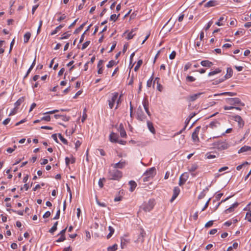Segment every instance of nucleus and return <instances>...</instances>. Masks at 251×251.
Returning <instances> with one entry per match:
<instances>
[{"label": "nucleus", "instance_id": "47", "mask_svg": "<svg viewBox=\"0 0 251 251\" xmlns=\"http://www.w3.org/2000/svg\"><path fill=\"white\" fill-rule=\"evenodd\" d=\"M50 116L49 115H47L46 116L43 117L41 118V120L42 121H50Z\"/></svg>", "mask_w": 251, "mask_h": 251}, {"label": "nucleus", "instance_id": "15", "mask_svg": "<svg viewBox=\"0 0 251 251\" xmlns=\"http://www.w3.org/2000/svg\"><path fill=\"white\" fill-rule=\"evenodd\" d=\"M203 93H199L197 94L190 95L188 98V100L190 101H194L196 100Z\"/></svg>", "mask_w": 251, "mask_h": 251}, {"label": "nucleus", "instance_id": "25", "mask_svg": "<svg viewBox=\"0 0 251 251\" xmlns=\"http://www.w3.org/2000/svg\"><path fill=\"white\" fill-rule=\"evenodd\" d=\"M233 71L231 68H228L227 69V73L225 75L226 78H229L232 75Z\"/></svg>", "mask_w": 251, "mask_h": 251}, {"label": "nucleus", "instance_id": "46", "mask_svg": "<svg viewBox=\"0 0 251 251\" xmlns=\"http://www.w3.org/2000/svg\"><path fill=\"white\" fill-rule=\"evenodd\" d=\"M90 44V41H89L85 42V43H84L83 44L81 49L82 50H84Z\"/></svg>", "mask_w": 251, "mask_h": 251}, {"label": "nucleus", "instance_id": "22", "mask_svg": "<svg viewBox=\"0 0 251 251\" xmlns=\"http://www.w3.org/2000/svg\"><path fill=\"white\" fill-rule=\"evenodd\" d=\"M147 125H148V128L150 130V131L153 134L155 133V131L154 128L153 126L152 123L150 121H148Z\"/></svg>", "mask_w": 251, "mask_h": 251}, {"label": "nucleus", "instance_id": "51", "mask_svg": "<svg viewBox=\"0 0 251 251\" xmlns=\"http://www.w3.org/2000/svg\"><path fill=\"white\" fill-rule=\"evenodd\" d=\"M121 246L122 249L125 248L126 246V240L123 238L121 239Z\"/></svg>", "mask_w": 251, "mask_h": 251}, {"label": "nucleus", "instance_id": "62", "mask_svg": "<svg viewBox=\"0 0 251 251\" xmlns=\"http://www.w3.org/2000/svg\"><path fill=\"white\" fill-rule=\"evenodd\" d=\"M66 16L65 15V14H63L57 19V21L60 22L62 20H64L66 18Z\"/></svg>", "mask_w": 251, "mask_h": 251}, {"label": "nucleus", "instance_id": "12", "mask_svg": "<svg viewBox=\"0 0 251 251\" xmlns=\"http://www.w3.org/2000/svg\"><path fill=\"white\" fill-rule=\"evenodd\" d=\"M234 120L238 122L239 126L242 127L244 125V122L241 116L236 115L234 117Z\"/></svg>", "mask_w": 251, "mask_h": 251}, {"label": "nucleus", "instance_id": "64", "mask_svg": "<svg viewBox=\"0 0 251 251\" xmlns=\"http://www.w3.org/2000/svg\"><path fill=\"white\" fill-rule=\"evenodd\" d=\"M57 229V227H55V226H52V227L49 230V232L52 234L53 232L56 231Z\"/></svg>", "mask_w": 251, "mask_h": 251}, {"label": "nucleus", "instance_id": "36", "mask_svg": "<svg viewBox=\"0 0 251 251\" xmlns=\"http://www.w3.org/2000/svg\"><path fill=\"white\" fill-rule=\"evenodd\" d=\"M117 245L114 244L112 246H110L107 248V251H116L117 250Z\"/></svg>", "mask_w": 251, "mask_h": 251}, {"label": "nucleus", "instance_id": "45", "mask_svg": "<svg viewBox=\"0 0 251 251\" xmlns=\"http://www.w3.org/2000/svg\"><path fill=\"white\" fill-rule=\"evenodd\" d=\"M152 79H153V76L152 75L151 77V78L147 81V86L148 87H151V86L152 85Z\"/></svg>", "mask_w": 251, "mask_h": 251}, {"label": "nucleus", "instance_id": "49", "mask_svg": "<svg viewBox=\"0 0 251 251\" xmlns=\"http://www.w3.org/2000/svg\"><path fill=\"white\" fill-rule=\"evenodd\" d=\"M60 119L63 121L67 122L70 120V117L67 116L66 115H62V117L60 118Z\"/></svg>", "mask_w": 251, "mask_h": 251}, {"label": "nucleus", "instance_id": "19", "mask_svg": "<svg viewBox=\"0 0 251 251\" xmlns=\"http://www.w3.org/2000/svg\"><path fill=\"white\" fill-rule=\"evenodd\" d=\"M237 94L234 92H224L220 94H215L214 96H236Z\"/></svg>", "mask_w": 251, "mask_h": 251}, {"label": "nucleus", "instance_id": "53", "mask_svg": "<svg viewBox=\"0 0 251 251\" xmlns=\"http://www.w3.org/2000/svg\"><path fill=\"white\" fill-rule=\"evenodd\" d=\"M42 24H43V21L42 20H40V22H39V26H38V28L37 31V34H38L40 32Z\"/></svg>", "mask_w": 251, "mask_h": 251}, {"label": "nucleus", "instance_id": "32", "mask_svg": "<svg viewBox=\"0 0 251 251\" xmlns=\"http://www.w3.org/2000/svg\"><path fill=\"white\" fill-rule=\"evenodd\" d=\"M136 29H132L131 31L128 34L127 39L128 40H130L133 38V37L135 36V34H134L133 32L135 31Z\"/></svg>", "mask_w": 251, "mask_h": 251}, {"label": "nucleus", "instance_id": "30", "mask_svg": "<svg viewBox=\"0 0 251 251\" xmlns=\"http://www.w3.org/2000/svg\"><path fill=\"white\" fill-rule=\"evenodd\" d=\"M143 106L144 107V109H145L146 112L149 111V107H148V101L146 99H144V100L143 101Z\"/></svg>", "mask_w": 251, "mask_h": 251}, {"label": "nucleus", "instance_id": "5", "mask_svg": "<svg viewBox=\"0 0 251 251\" xmlns=\"http://www.w3.org/2000/svg\"><path fill=\"white\" fill-rule=\"evenodd\" d=\"M112 95V96L111 98L108 100L109 107L110 109L113 108L114 107L116 100L118 99L119 94L117 92H115L113 93Z\"/></svg>", "mask_w": 251, "mask_h": 251}, {"label": "nucleus", "instance_id": "16", "mask_svg": "<svg viewBox=\"0 0 251 251\" xmlns=\"http://www.w3.org/2000/svg\"><path fill=\"white\" fill-rule=\"evenodd\" d=\"M201 64L204 67H211L213 65V63L209 61V60H205L201 61Z\"/></svg>", "mask_w": 251, "mask_h": 251}, {"label": "nucleus", "instance_id": "21", "mask_svg": "<svg viewBox=\"0 0 251 251\" xmlns=\"http://www.w3.org/2000/svg\"><path fill=\"white\" fill-rule=\"evenodd\" d=\"M146 235V232L143 229L141 230V231L140 232V234L139 236V237L137 239L138 242H143L144 241V238Z\"/></svg>", "mask_w": 251, "mask_h": 251}, {"label": "nucleus", "instance_id": "1", "mask_svg": "<svg viewBox=\"0 0 251 251\" xmlns=\"http://www.w3.org/2000/svg\"><path fill=\"white\" fill-rule=\"evenodd\" d=\"M122 176V172L117 169L110 170L108 173V177L110 180H119Z\"/></svg>", "mask_w": 251, "mask_h": 251}, {"label": "nucleus", "instance_id": "10", "mask_svg": "<svg viewBox=\"0 0 251 251\" xmlns=\"http://www.w3.org/2000/svg\"><path fill=\"white\" fill-rule=\"evenodd\" d=\"M126 162L125 161H119V162L111 164V166H112L114 169H116L117 168L119 169H123L125 167L126 165Z\"/></svg>", "mask_w": 251, "mask_h": 251}, {"label": "nucleus", "instance_id": "7", "mask_svg": "<svg viewBox=\"0 0 251 251\" xmlns=\"http://www.w3.org/2000/svg\"><path fill=\"white\" fill-rule=\"evenodd\" d=\"M155 168L154 167H152L147 170L144 174V176H147L148 177L152 178L155 175Z\"/></svg>", "mask_w": 251, "mask_h": 251}, {"label": "nucleus", "instance_id": "63", "mask_svg": "<svg viewBox=\"0 0 251 251\" xmlns=\"http://www.w3.org/2000/svg\"><path fill=\"white\" fill-rule=\"evenodd\" d=\"M66 239L65 236H61L60 237L56 240L57 242H61L64 241Z\"/></svg>", "mask_w": 251, "mask_h": 251}, {"label": "nucleus", "instance_id": "29", "mask_svg": "<svg viewBox=\"0 0 251 251\" xmlns=\"http://www.w3.org/2000/svg\"><path fill=\"white\" fill-rule=\"evenodd\" d=\"M24 97H22L21 98H20V99H19L16 101V102L15 103V107H18L19 105H21V104L24 102Z\"/></svg>", "mask_w": 251, "mask_h": 251}, {"label": "nucleus", "instance_id": "54", "mask_svg": "<svg viewBox=\"0 0 251 251\" xmlns=\"http://www.w3.org/2000/svg\"><path fill=\"white\" fill-rule=\"evenodd\" d=\"M176 55V52L175 51H173L172 53L169 55V58L170 59H174Z\"/></svg>", "mask_w": 251, "mask_h": 251}, {"label": "nucleus", "instance_id": "27", "mask_svg": "<svg viewBox=\"0 0 251 251\" xmlns=\"http://www.w3.org/2000/svg\"><path fill=\"white\" fill-rule=\"evenodd\" d=\"M31 36V33L29 32H26L24 35V41L25 43H27L30 38Z\"/></svg>", "mask_w": 251, "mask_h": 251}, {"label": "nucleus", "instance_id": "42", "mask_svg": "<svg viewBox=\"0 0 251 251\" xmlns=\"http://www.w3.org/2000/svg\"><path fill=\"white\" fill-rule=\"evenodd\" d=\"M120 14L116 15V14H112L111 15L110 19L111 21H114V22L118 19Z\"/></svg>", "mask_w": 251, "mask_h": 251}, {"label": "nucleus", "instance_id": "11", "mask_svg": "<svg viewBox=\"0 0 251 251\" xmlns=\"http://www.w3.org/2000/svg\"><path fill=\"white\" fill-rule=\"evenodd\" d=\"M180 193V189L178 187H175L173 190V195L170 200V202H172L178 196Z\"/></svg>", "mask_w": 251, "mask_h": 251}, {"label": "nucleus", "instance_id": "2", "mask_svg": "<svg viewBox=\"0 0 251 251\" xmlns=\"http://www.w3.org/2000/svg\"><path fill=\"white\" fill-rule=\"evenodd\" d=\"M155 201L153 199H150L147 202H144L141 206L145 212H150L154 207L155 205Z\"/></svg>", "mask_w": 251, "mask_h": 251}, {"label": "nucleus", "instance_id": "34", "mask_svg": "<svg viewBox=\"0 0 251 251\" xmlns=\"http://www.w3.org/2000/svg\"><path fill=\"white\" fill-rule=\"evenodd\" d=\"M86 23H84L82 24L79 27H78L77 28H76L74 34H77L79 33L83 28L84 26L85 25Z\"/></svg>", "mask_w": 251, "mask_h": 251}, {"label": "nucleus", "instance_id": "59", "mask_svg": "<svg viewBox=\"0 0 251 251\" xmlns=\"http://www.w3.org/2000/svg\"><path fill=\"white\" fill-rule=\"evenodd\" d=\"M60 209H58V211L56 212V214L55 216L53 218V219L54 220L58 219L59 218V217H60Z\"/></svg>", "mask_w": 251, "mask_h": 251}, {"label": "nucleus", "instance_id": "41", "mask_svg": "<svg viewBox=\"0 0 251 251\" xmlns=\"http://www.w3.org/2000/svg\"><path fill=\"white\" fill-rule=\"evenodd\" d=\"M116 64V62L114 60H112L108 62V64L107 65V67L111 68Z\"/></svg>", "mask_w": 251, "mask_h": 251}, {"label": "nucleus", "instance_id": "61", "mask_svg": "<svg viewBox=\"0 0 251 251\" xmlns=\"http://www.w3.org/2000/svg\"><path fill=\"white\" fill-rule=\"evenodd\" d=\"M224 18L223 17H220L219 18L218 21L216 23V25H217L218 26H221V25H223V24H221L220 22H221V21H223L224 20Z\"/></svg>", "mask_w": 251, "mask_h": 251}, {"label": "nucleus", "instance_id": "14", "mask_svg": "<svg viewBox=\"0 0 251 251\" xmlns=\"http://www.w3.org/2000/svg\"><path fill=\"white\" fill-rule=\"evenodd\" d=\"M118 130L120 133V135L122 137H126V132L124 129V126L122 124H121L118 128Z\"/></svg>", "mask_w": 251, "mask_h": 251}, {"label": "nucleus", "instance_id": "60", "mask_svg": "<svg viewBox=\"0 0 251 251\" xmlns=\"http://www.w3.org/2000/svg\"><path fill=\"white\" fill-rule=\"evenodd\" d=\"M191 64L190 63H187L184 66V71H187V70H188L191 67Z\"/></svg>", "mask_w": 251, "mask_h": 251}, {"label": "nucleus", "instance_id": "55", "mask_svg": "<svg viewBox=\"0 0 251 251\" xmlns=\"http://www.w3.org/2000/svg\"><path fill=\"white\" fill-rule=\"evenodd\" d=\"M86 118H87V114L86 113V109H85L84 110V112H83L82 119H81L82 122H84V121L86 120Z\"/></svg>", "mask_w": 251, "mask_h": 251}, {"label": "nucleus", "instance_id": "44", "mask_svg": "<svg viewBox=\"0 0 251 251\" xmlns=\"http://www.w3.org/2000/svg\"><path fill=\"white\" fill-rule=\"evenodd\" d=\"M190 120H189V118H187V119L186 120V121H185V127H184L183 128V129L182 130H181L179 132H178V133H176V135H179V134H181V132H182L183 130H184V129H185V128H186V126H187V125L188 124V123H189V122Z\"/></svg>", "mask_w": 251, "mask_h": 251}, {"label": "nucleus", "instance_id": "58", "mask_svg": "<svg viewBox=\"0 0 251 251\" xmlns=\"http://www.w3.org/2000/svg\"><path fill=\"white\" fill-rule=\"evenodd\" d=\"M212 23H213L212 21H209L207 25L205 27L204 29L205 30H207L210 28V27L211 26Z\"/></svg>", "mask_w": 251, "mask_h": 251}, {"label": "nucleus", "instance_id": "31", "mask_svg": "<svg viewBox=\"0 0 251 251\" xmlns=\"http://www.w3.org/2000/svg\"><path fill=\"white\" fill-rule=\"evenodd\" d=\"M108 230H109V233L107 236V239L110 238L112 236V234H113L115 231L114 229L111 226H109L108 227Z\"/></svg>", "mask_w": 251, "mask_h": 251}, {"label": "nucleus", "instance_id": "17", "mask_svg": "<svg viewBox=\"0 0 251 251\" xmlns=\"http://www.w3.org/2000/svg\"><path fill=\"white\" fill-rule=\"evenodd\" d=\"M238 202H235L233 203L230 207H229L228 208L226 209L225 212L226 213L228 214L229 213H230L232 212L234 210V208L236 207L238 205Z\"/></svg>", "mask_w": 251, "mask_h": 251}, {"label": "nucleus", "instance_id": "38", "mask_svg": "<svg viewBox=\"0 0 251 251\" xmlns=\"http://www.w3.org/2000/svg\"><path fill=\"white\" fill-rule=\"evenodd\" d=\"M70 35H71L70 34H69L68 32H65L64 34H63L62 36L61 37H60L59 39L63 40V39H68L70 36Z\"/></svg>", "mask_w": 251, "mask_h": 251}, {"label": "nucleus", "instance_id": "57", "mask_svg": "<svg viewBox=\"0 0 251 251\" xmlns=\"http://www.w3.org/2000/svg\"><path fill=\"white\" fill-rule=\"evenodd\" d=\"M96 201H97V204L100 205V206H101V207H105L106 206V205L105 204V203L104 202H100V201H99L98 199L96 200Z\"/></svg>", "mask_w": 251, "mask_h": 251}, {"label": "nucleus", "instance_id": "33", "mask_svg": "<svg viewBox=\"0 0 251 251\" xmlns=\"http://www.w3.org/2000/svg\"><path fill=\"white\" fill-rule=\"evenodd\" d=\"M221 72V70H220L219 68H217L215 71L209 72L208 74V76H212L215 75L218 73H220Z\"/></svg>", "mask_w": 251, "mask_h": 251}, {"label": "nucleus", "instance_id": "35", "mask_svg": "<svg viewBox=\"0 0 251 251\" xmlns=\"http://www.w3.org/2000/svg\"><path fill=\"white\" fill-rule=\"evenodd\" d=\"M142 63H143L142 60H141V59L139 60L137 62V63L136 66L134 68V71H137V70H138L139 68L142 64Z\"/></svg>", "mask_w": 251, "mask_h": 251}, {"label": "nucleus", "instance_id": "39", "mask_svg": "<svg viewBox=\"0 0 251 251\" xmlns=\"http://www.w3.org/2000/svg\"><path fill=\"white\" fill-rule=\"evenodd\" d=\"M246 219L248 220L249 222H251V211L248 210L246 215Z\"/></svg>", "mask_w": 251, "mask_h": 251}, {"label": "nucleus", "instance_id": "8", "mask_svg": "<svg viewBox=\"0 0 251 251\" xmlns=\"http://www.w3.org/2000/svg\"><path fill=\"white\" fill-rule=\"evenodd\" d=\"M189 177V175L188 173H183L179 177V185L182 186L183 185L185 182L187 181Z\"/></svg>", "mask_w": 251, "mask_h": 251}, {"label": "nucleus", "instance_id": "4", "mask_svg": "<svg viewBox=\"0 0 251 251\" xmlns=\"http://www.w3.org/2000/svg\"><path fill=\"white\" fill-rule=\"evenodd\" d=\"M226 102L230 105L238 104L239 105L242 106L244 105V104L242 103L241 100L238 98H228L226 99Z\"/></svg>", "mask_w": 251, "mask_h": 251}, {"label": "nucleus", "instance_id": "6", "mask_svg": "<svg viewBox=\"0 0 251 251\" xmlns=\"http://www.w3.org/2000/svg\"><path fill=\"white\" fill-rule=\"evenodd\" d=\"M201 129V126H197L194 131L193 132L192 134V138L194 142H198L199 141V138L198 137V134Z\"/></svg>", "mask_w": 251, "mask_h": 251}, {"label": "nucleus", "instance_id": "37", "mask_svg": "<svg viewBox=\"0 0 251 251\" xmlns=\"http://www.w3.org/2000/svg\"><path fill=\"white\" fill-rule=\"evenodd\" d=\"M58 137L63 143L66 145L68 144L67 140L66 139H65L60 133L58 134Z\"/></svg>", "mask_w": 251, "mask_h": 251}, {"label": "nucleus", "instance_id": "56", "mask_svg": "<svg viewBox=\"0 0 251 251\" xmlns=\"http://www.w3.org/2000/svg\"><path fill=\"white\" fill-rule=\"evenodd\" d=\"M85 233H86V240L87 241H88L89 240H90L91 239L90 233L88 231H86Z\"/></svg>", "mask_w": 251, "mask_h": 251}, {"label": "nucleus", "instance_id": "43", "mask_svg": "<svg viewBox=\"0 0 251 251\" xmlns=\"http://www.w3.org/2000/svg\"><path fill=\"white\" fill-rule=\"evenodd\" d=\"M105 180L104 178H100L99 179L98 184L100 188H102L103 187V181H105Z\"/></svg>", "mask_w": 251, "mask_h": 251}, {"label": "nucleus", "instance_id": "20", "mask_svg": "<svg viewBox=\"0 0 251 251\" xmlns=\"http://www.w3.org/2000/svg\"><path fill=\"white\" fill-rule=\"evenodd\" d=\"M217 4V1L214 0H211L209 1H208L207 3H206L204 5L205 7H210L212 6H214L216 5Z\"/></svg>", "mask_w": 251, "mask_h": 251}, {"label": "nucleus", "instance_id": "3", "mask_svg": "<svg viewBox=\"0 0 251 251\" xmlns=\"http://www.w3.org/2000/svg\"><path fill=\"white\" fill-rule=\"evenodd\" d=\"M214 146L219 150L222 151L227 149L228 144L226 141H219L214 144Z\"/></svg>", "mask_w": 251, "mask_h": 251}, {"label": "nucleus", "instance_id": "13", "mask_svg": "<svg viewBox=\"0 0 251 251\" xmlns=\"http://www.w3.org/2000/svg\"><path fill=\"white\" fill-rule=\"evenodd\" d=\"M118 135L114 132H112L109 135V140L111 142L116 143L118 142Z\"/></svg>", "mask_w": 251, "mask_h": 251}, {"label": "nucleus", "instance_id": "48", "mask_svg": "<svg viewBox=\"0 0 251 251\" xmlns=\"http://www.w3.org/2000/svg\"><path fill=\"white\" fill-rule=\"evenodd\" d=\"M196 80V79L192 76H187L186 77V80L189 82H193Z\"/></svg>", "mask_w": 251, "mask_h": 251}, {"label": "nucleus", "instance_id": "28", "mask_svg": "<svg viewBox=\"0 0 251 251\" xmlns=\"http://www.w3.org/2000/svg\"><path fill=\"white\" fill-rule=\"evenodd\" d=\"M219 125H220V123L218 121H215L210 123L209 127L213 129L217 127Z\"/></svg>", "mask_w": 251, "mask_h": 251}, {"label": "nucleus", "instance_id": "18", "mask_svg": "<svg viewBox=\"0 0 251 251\" xmlns=\"http://www.w3.org/2000/svg\"><path fill=\"white\" fill-rule=\"evenodd\" d=\"M251 151V147L248 146H244L242 147L239 151L238 153H242L248 151Z\"/></svg>", "mask_w": 251, "mask_h": 251}, {"label": "nucleus", "instance_id": "9", "mask_svg": "<svg viewBox=\"0 0 251 251\" xmlns=\"http://www.w3.org/2000/svg\"><path fill=\"white\" fill-rule=\"evenodd\" d=\"M137 119L140 121H144L146 116L142 111V107L140 106L137 110Z\"/></svg>", "mask_w": 251, "mask_h": 251}, {"label": "nucleus", "instance_id": "50", "mask_svg": "<svg viewBox=\"0 0 251 251\" xmlns=\"http://www.w3.org/2000/svg\"><path fill=\"white\" fill-rule=\"evenodd\" d=\"M206 156L207 159H212L216 157V156L214 154H211V153H207Z\"/></svg>", "mask_w": 251, "mask_h": 251}, {"label": "nucleus", "instance_id": "52", "mask_svg": "<svg viewBox=\"0 0 251 251\" xmlns=\"http://www.w3.org/2000/svg\"><path fill=\"white\" fill-rule=\"evenodd\" d=\"M213 224V221H210L206 223L205 225V227L206 228L210 227Z\"/></svg>", "mask_w": 251, "mask_h": 251}, {"label": "nucleus", "instance_id": "23", "mask_svg": "<svg viewBox=\"0 0 251 251\" xmlns=\"http://www.w3.org/2000/svg\"><path fill=\"white\" fill-rule=\"evenodd\" d=\"M64 25H63V24L60 25H59L57 26L53 31H52L51 32L50 35H53L56 34L62 28H63L64 27Z\"/></svg>", "mask_w": 251, "mask_h": 251}, {"label": "nucleus", "instance_id": "40", "mask_svg": "<svg viewBox=\"0 0 251 251\" xmlns=\"http://www.w3.org/2000/svg\"><path fill=\"white\" fill-rule=\"evenodd\" d=\"M100 153L101 156H104L105 155V152L103 150L101 149H99L96 150V153Z\"/></svg>", "mask_w": 251, "mask_h": 251}, {"label": "nucleus", "instance_id": "26", "mask_svg": "<svg viewBox=\"0 0 251 251\" xmlns=\"http://www.w3.org/2000/svg\"><path fill=\"white\" fill-rule=\"evenodd\" d=\"M188 168L189 172H193L197 169L198 165L196 164H192L190 166H189Z\"/></svg>", "mask_w": 251, "mask_h": 251}, {"label": "nucleus", "instance_id": "24", "mask_svg": "<svg viewBox=\"0 0 251 251\" xmlns=\"http://www.w3.org/2000/svg\"><path fill=\"white\" fill-rule=\"evenodd\" d=\"M129 184L130 186V191L133 192L137 186L136 183L133 180H131L129 182Z\"/></svg>", "mask_w": 251, "mask_h": 251}]
</instances>
